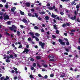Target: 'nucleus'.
<instances>
[{"label": "nucleus", "instance_id": "nucleus-18", "mask_svg": "<svg viewBox=\"0 0 80 80\" xmlns=\"http://www.w3.org/2000/svg\"><path fill=\"white\" fill-rule=\"evenodd\" d=\"M35 35L36 36H37V37H39V36H40V34H39L38 33V32H36L35 33Z\"/></svg>", "mask_w": 80, "mask_h": 80}, {"label": "nucleus", "instance_id": "nucleus-12", "mask_svg": "<svg viewBox=\"0 0 80 80\" xmlns=\"http://www.w3.org/2000/svg\"><path fill=\"white\" fill-rule=\"evenodd\" d=\"M71 20H75L76 19V16H74L73 17H71L70 18Z\"/></svg>", "mask_w": 80, "mask_h": 80}, {"label": "nucleus", "instance_id": "nucleus-55", "mask_svg": "<svg viewBox=\"0 0 80 80\" xmlns=\"http://www.w3.org/2000/svg\"><path fill=\"white\" fill-rule=\"evenodd\" d=\"M3 19V16H1L0 17V20H2Z\"/></svg>", "mask_w": 80, "mask_h": 80}, {"label": "nucleus", "instance_id": "nucleus-40", "mask_svg": "<svg viewBox=\"0 0 80 80\" xmlns=\"http://www.w3.org/2000/svg\"><path fill=\"white\" fill-rule=\"evenodd\" d=\"M65 26H66V24H65V23H63V24H62V27H65Z\"/></svg>", "mask_w": 80, "mask_h": 80}, {"label": "nucleus", "instance_id": "nucleus-33", "mask_svg": "<svg viewBox=\"0 0 80 80\" xmlns=\"http://www.w3.org/2000/svg\"><path fill=\"white\" fill-rule=\"evenodd\" d=\"M37 67H38L39 68H40V67H41V66H40L39 64L38 63L37 64Z\"/></svg>", "mask_w": 80, "mask_h": 80}, {"label": "nucleus", "instance_id": "nucleus-28", "mask_svg": "<svg viewBox=\"0 0 80 80\" xmlns=\"http://www.w3.org/2000/svg\"><path fill=\"white\" fill-rule=\"evenodd\" d=\"M69 34L71 35V36H73V35H74V33L73 32H70L69 33Z\"/></svg>", "mask_w": 80, "mask_h": 80}, {"label": "nucleus", "instance_id": "nucleus-43", "mask_svg": "<svg viewBox=\"0 0 80 80\" xmlns=\"http://www.w3.org/2000/svg\"><path fill=\"white\" fill-rule=\"evenodd\" d=\"M38 77H40V78H41V77H42V76L41 75V74H38Z\"/></svg>", "mask_w": 80, "mask_h": 80}, {"label": "nucleus", "instance_id": "nucleus-50", "mask_svg": "<svg viewBox=\"0 0 80 80\" xmlns=\"http://www.w3.org/2000/svg\"><path fill=\"white\" fill-rule=\"evenodd\" d=\"M17 78H18V77H17V76H16L14 78V80H17Z\"/></svg>", "mask_w": 80, "mask_h": 80}, {"label": "nucleus", "instance_id": "nucleus-8", "mask_svg": "<svg viewBox=\"0 0 80 80\" xmlns=\"http://www.w3.org/2000/svg\"><path fill=\"white\" fill-rule=\"evenodd\" d=\"M22 21L25 23H28V21H27V20L25 18H23Z\"/></svg>", "mask_w": 80, "mask_h": 80}, {"label": "nucleus", "instance_id": "nucleus-34", "mask_svg": "<svg viewBox=\"0 0 80 80\" xmlns=\"http://www.w3.org/2000/svg\"><path fill=\"white\" fill-rule=\"evenodd\" d=\"M44 67H45V68H46V67H48V65L47 64H45L43 65Z\"/></svg>", "mask_w": 80, "mask_h": 80}, {"label": "nucleus", "instance_id": "nucleus-62", "mask_svg": "<svg viewBox=\"0 0 80 80\" xmlns=\"http://www.w3.org/2000/svg\"><path fill=\"white\" fill-rule=\"evenodd\" d=\"M65 50L66 52H68L69 51V49L68 48H66Z\"/></svg>", "mask_w": 80, "mask_h": 80}, {"label": "nucleus", "instance_id": "nucleus-41", "mask_svg": "<svg viewBox=\"0 0 80 80\" xmlns=\"http://www.w3.org/2000/svg\"><path fill=\"white\" fill-rule=\"evenodd\" d=\"M54 11L56 12H58V9L57 8L55 9L54 10Z\"/></svg>", "mask_w": 80, "mask_h": 80}, {"label": "nucleus", "instance_id": "nucleus-20", "mask_svg": "<svg viewBox=\"0 0 80 80\" xmlns=\"http://www.w3.org/2000/svg\"><path fill=\"white\" fill-rule=\"evenodd\" d=\"M9 28L10 30H12V31H13V27H12H12H9Z\"/></svg>", "mask_w": 80, "mask_h": 80}, {"label": "nucleus", "instance_id": "nucleus-7", "mask_svg": "<svg viewBox=\"0 0 80 80\" xmlns=\"http://www.w3.org/2000/svg\"><path fill=\"white\" fill-rule=\"evenodd\" d=\"M64 40L67 42L66 43L67 45H70V43L68 42V40L66 38H64Z\"/></svg>", "mask_w": 80, "mask_h": 80}, {"label": "nucleus", "instance_id": "nucleus-58", "mask_svg": "<svg viewBox=\"0 0 80 80\" xmlns=\"http://www.w3.org/2000/svg\"><path fill=\"white\" fill-rule=\"evenodd\" d=\"M35 69V68H34L33 67H31V69L32 70H34Z\"/></svg>", "mask_w": 80, "mask_h": 80}, {"label": "nucleus", "instance_id": "nucleus-39", "mask_svg": "<svg viewBox=\"0 0 80 80\" xmlns=\"http://www.w3.org/2000/svg\"><path fill=\"white\" fill-rule=\"evenodd\" d=\"M30 60L31 61V62H33V61H34V59L33 58H31Z\"/></svg>", "mask_w": 80, "mask_h": 80}, {"label": "nucleus", "instance_id": "nucleus-52", "mask_svg": "<svg viewBox=\"0 0 80 80\" xmlns=\"http://www.w3.org/2000/svg\"><path fill=\"white\" fill-rule=\"evenodd\" d=\"M49 10H53V7H50L48 8Z\"/></svg>", "mask_w": 80, "mask_h": 80}, {"label": "nucleus", "instance_id": "nucleus-2", "mask_svg": "<svg viewBox=\"0 0 80 80\" xmlns=\"http://www.w3.org/2000/svg\"><path fill=\"white\" fill-rule=\"evenodd\" d=\"M39 44L40 46H41L42 48L43 49L44 48V46H45V43L42 42L40 41L39 42Z\"/></svg>", "mask_w": 80, "mask_h": 80}, {"label": "nucleus", "instance_id": "nucleus-61", "mask_svg": "<svg viewBox=\"0 0 80 80\" xmlns=\"http://www.w3.org/2000/svg\"><path fill=\"white\" fill-rule=\"evenodd\" d=\"M75 3V1H72V5H74V4Z\"/></svg>", "mask_w": 80, "mask_h": 80}, {"label": "nucleus", "instance_id": "nucleus-47", "mask_svg": "<svg viewBox=\"0 0 80 80\" xmlns=\"http://www.w3.org/2000/svg\"><path fill=\"white\" fill-rule=\"evenodd\" d=\"M4 77H2L1 78V80H4Z\"/></svg>", "mask_w": 80, "mask_h": 80}, {"label": "nucleus", "instance_id": "nucleus-35", "mask_svg": "<svg viewBox=\"0 0 80 80\" xmlns=\"http://www.w3.org/2000/svg\"><path fill=\"white\" fill-rule=\"evenodd\" d=\"M6 34L7 35H8V36H10V34L8 32H6Z\"/></svg>", "mask_w": 80, "mask_h": 80}, {"label": "nucleus", "instance_id": "nucleus-3", "mask_svg": "<svg viewBox=\"0 0 80 80\" xmlns=\"http://www.w3.org/2000/svg\"><path fill=\"white\" fill-rule=\"evenodd\" d=\"M58 41L59 43H60V44L61 45H65V42H63L62 40L60 38H59L58 40Z\"/></svg>", "mask_w": 80, "mask_h": 80}, {"label": "nucleus", "instance_id": "nucleus-1", "mask_svg": "<svg viewBox=\"0 0 80 80\" xmlns=\"http://www.w3.org/2000/svg\"><path fill=\"white\" fill-rule=\"evenodd\" d=\"M57 25L56 24H54L53 25V28L54 29H55L56 30V32L57 34H59V33H60V32L57 29L58 28V27H57Z\"/></svg>", "mask_w": 80, "mask_h": 80}, {"label": "nucleus", "instance_id": "nucleus-60", "mask_svg": "<svg viewBox=\"0 0 80 80\" xmlns=\"http://www.w3.org/2000/svg\"><path fill=\"white\" fill-rule=\"evenodd\" d=\"M78 50H80V46H78Z\"/></svg>", "mask_w": 80, "mask_h": 80}, {"label": "nucleus", "instance_id": "nucleus-25", "mask_svg": "<svg viewBox=\"0 0 80 80\" xmlns=\"http://www.w3.org/2000/svg\"><path fill=\"white\" fill-rule=\"evenodd\" d=\"M30 78H34V77H33V75L32 74H31L29 76Z\"/></svg>", "mask_w": 80, "mask_h": 80}, {"label": "nucleus", "instance_id": "nucleus-26", "mask_svg": "<svg viewBox=\"0 0 80 80\" xmlns=\"http://www.w3.org/2000/svg\"><path fill=\"white\" fill-rule=\"evenodd\" d=\"M49 57H50L51 58H54V56H53L52 55H51L50 56H49Z\"/></svg>", "mask_w": 80, "mask_h": 80}, {"label": "nucleus", "instance_id": "nucleus-27", "mask_svg": "<svg viewBox=\"0 0 80 80\" xmlns=\"http://www.w3.org/2000/svg\"><path fill=\"white\" fill-rule=\"evenodd\" d=\"M6 62L7 63H9V62H10V60H9V59H6Z\"/></svg>", "mask_w": 80, "mask_h": 80}, {"label": "nucleus", "instance_id": "nucleus-9", "mask_svg": "<svg viewBox=\"0 0 80 80\" xmlns=\"http://www.w3.org/2000/svg\"><path fill=\"white\" fill-rule=\"evenodd\" d=\"M16 9V7H13L11 8V11L12 12H14V11Z\"/></svg>", "mask_w": 80, "mask_h": 80}, {"label": "nucleus", "instance_id": "nucleus-24", "mask_svg": "<svg viewBox=\"0 0 80 80\" xmlns=\"http://www.w3.org/2000/svg\"><path fill=\"white\" fill-rule=\"evenodd\" d=\"M23 46L22 44L20 45L18 47V48H22Z\"/></svg>", "mask_w": 80, "mask_h": 80}, {"label": "nucleus", "instance_id": "nucleus-53", "mask_svg": "<svg viewBox=\"0 0 80 80\" xmlns=\"http://www.w3.org/2000/svg\"><path fill=\"white\" fill-rule=\"evenodd\" d=\"M1 68H2V70H5V68H4V66H1Z\"/></svg>", "mask_w": 80, "mask_h": 80}, {"label": "nucleus", "instance_id": "nucleus-54", "mask_svg": "<svg viewBox=\"0 0 80 80\" xmlns=\"http://www.w3.org/2000/svg\"><path fill=\"white\" fill-rule=\"evenodd\" d=\"M49 61H50V62H54V59H50L49 60Z\"/></svg>", "mask_w": 80, "mask_h": 80}, {"label": "nucleus", "instance_id": "nucleus-51", "mask_svg": "<svg viewBox=\"0 0 80 80\" xmlns=\"http://www.w3.org/2000/svg\"><path fill=\"white\" fill-rule=\"evenodd\" d=\"M8 25H10V23H11V22L10 21H8Z\"/></svg>", "mask_w": 80, "mask_h": 80}, {"label": "nucleus", "instance_id": "nucleus-42", "mask_svg": "<svg viewBox=\"0 0 80 80\" xmlns=\"http://www.w3.org/2000/svg\"><path fill=\"white\" fill-rule=\"evenodd\" d=\"M37 66V64L36 63H33V67H36Z\"/></svg>", "mask_w": 80, "mask_h": 80}, {"label": "nucleus", "instance_id": "nucleus-17", "mask_svg": "<svg viewBox=\"0 0 80 80\" xmlns=\"http://www.w3.org/2000/svg\"><path fill=\"white\" fill-rule=\"evenodd\" d=\"M12 27H13V29H17V28L14 25H12Z\"/></svg>", "mask_w": 80, "mask_h": 80}, {"label": "nucleus", "instance_id": "nucleus-15", "mask_svg": "<svg viewBox=\"0 0 80 80\" xmlns=\"http://www.w3.org/2000/svg\"><path fill=\"white\" fill-rule=\"evenodd\" d=\"M57 17V15H54V14H52V18H55Z\"/></svg>", "mask_w": 80, "mask_h": 80}, {"label": "nucleus", "instance_id": "nucleus-11", "mask_svg": "<svg viewBox=\"0 0 80 80\" xmlns=\"http://www.w3.org/2000/svg\"><path fill=\"white\" fill-rule=\"evenodd\" d=\"M65 74L64 73H62V75L60 76V77L61 78H63V77H65Z\"/></svg>", "mask_w": 80, "mask_h": 80}, {"label": "nucleus", "instance_id": "nucleus-5", "mask_svg": "<svg viewBox=\"0 0 80 80\" xmlns=\"http://www.w3.org/2000/svg\"><path fill=\"white\" fill-rule=\"evenodd\" d=\"M4 19L5 20H8L9 19V16L8 15H4Z\"/></svg>", "mask_w": 80, "mask_h": 80}, {"label": "nucleus", "instance_id": "nucleus-31", "mask_svg": "<svg viewBox=\"0 0 80 80\" xmlns=\"http://www.w3.org/2000/svg\"><path fill=\"white\" fill-rule=\"evenodd\" d=\"M1 1L2 2H3V3H5L7 1V0H2Z\"/></svg>", "mask_w": 80, "mask_h": 80}, {"label": "nucleus", "instance_id": "nucleus-22", "mask_svg": "<svg viewBox=\"0 0 80 80\" xmlns=\"http://www.w3.org/2000/svg\"><path fill=\"white\" fill-rule=\"evenodd\" d=\"M20 13H21V15H23L25 14V13H24V12L22 11H20Z\"/></svg>", "mask_w": 80, "mask_h": 80}, {"label": "nucleus", "instance_id": "nucleus-56", "mask_svg": "<svg viewBox=\"0 0 80 80\" xmlns=\"http://www.w3.org/2000/svg\"><path fill=\"white\" fill-rule=\"evenodd\" d=\"M7 58L8 59H10V57L8 55L7 56Z\"/></svg>", "mask_w": 80, "mask_h": 80}, {"label": "nucleus", "instance_id": "nucleus-45", "mask_svg": "<svg viewBox=\"0 0 80 80\" xmlns=\"http://www.w3.org/2000/svg\"><path fill=\"white\" fill-rule=\"evenodd\" d=\"M47 5L48 7H50V4L49 3H47Z\"/></svg>", "mask_w": 80, "mask_h": 80}, {"label": "nucleus", "instance_id": "nucleus-59", "mask_svg": "<svg viewBox=\"0 0 80 80\" xmlns=\"http://www.w3.org/2000/svg\"><path fill=\"white\" fill-rule=\"evenodd\" d=\"M12 46L14 48L15 47V44H12Z\"/></svg>", "mask_w": 80, "mask_h": 80}, {"label": "nucleus", "instance_id": "nucleus-14", "mask_svg": "<svg viewBox=\"0 0 80 80\" xmlns=\"http://www.w3.org/2000/svg\"><path fill=\"white\" fill-rule=\"evenodd\" d=\"M17 35H18V37H19V36H20V32L17 31Z\"/></svg>", "mask_w": 80, "mask_h": 80}, {"label": "nucleus", "instance_id": "nucleus-49", "mask_svg": "<svg viewBox=\"0 0 80 80\" xmlns=\"http://www.w3.org/2000/svg\"><path fill=\"white\" fill-rule=\"evenodd\" d=\"M71 32H75V30L72 29L71 30Z\"/></svg>", "mask_w": 80, "mask_h": 80}, {"label": "nucleus", "instance_id": "nucleus-64", "mask_svg": "<svg viewBox=\"0 0 80 80\" xmlns=\"http://www.w3.org/2000/svg\"><path fill=\"white\" fill-rule=\"evenodd\" d=\"M41 32H44V30L43 29V28H42L41 29Z\"/></svg>", "mask_w": 80, "mask_h": 80}, {"label": "nucleus", "instance_id": "nucleus-10", "mask_svg": "<svg viewBox=\"0 0 80 80\" xmlns=\"http://www.w3.org/2000/svg\"><path fill=\"white\" fill-rule=\"evenodd\" d=\"M28 15L29 17H35L34 15H32V13H28Z\"/></svg>", "mask_w": 80, "mask_h": 80}, {"label": "nucleus", "instance_id": "nucleus-57", "mask_svg": "<svg viewBox=\"0 0 80 80\" xmlns=\"http://www.w3.org/2000/svg\"><path fill=\"white\" fill-rule=\"evenodd\" d=\"M45 78H48V76L47 75H46L44 76Z\"/></svg>", "mask_w": 80, "mask_h": 80}, {"label": "nucleus", "instance_id": "nucleus-6", "mask_svg": "<svg viewBox=\"0 0 80 80\" xmlns=\"http://www.w3.org/2000/svg\"><path fill=\"white\" fill-rule=\"evenodd\" d=\"M29 34H30L32 36V38H36L35 36H34V34H33V33L32 32H30Z\"/></svg>", "mask_w": 80, "mask_h": 80}, {"label": "nucleus", "instance_id": "nucleus-44", "mask_svg": "<svg viewBox=\"0 0 80 80\" xmlns=\"http://www.w3.org/2000/svg\"><path fill=\"white\" fill-rule=\"evenodd\" d=\"M3 14H4L3 12H0V15H1V16L3 15Z\"/></svg>", "mask_w": 80, "mask_h": 80}, {"label": "nucleus", "instance_id": "nucleus-29", "mask_svg": "<svg viewBox=\"0 0 80 80\" xmlns=\"http://www.w3.org/2000/svg\"><path fill=\"white\" fill-rule=\"evenodd\" d=\"M35 14V17H36L37 18L38 17V14H37L36 13H34Z\"/></svg>", "mask_w": 80, "mask_h": 80}, {"label": "nucleus", "instance_id": "nucleus-13", "mask_svg": "<svg viewBox=\"0 0 80 80\" xmlns=\"http://www.w3.org/2000/svg\"><path fill=\"white\" fill-rule=\"evenodd\" d=\"M25 5L27 6V7H29L30 4L29 2H26L25 3Z\"/></svg>", "mask_w": 80, "mask_h": 80}, {"label": "nucleus", "instance_id": "nucleus-19", "mask_svg": "<svg viewBox=\"0 0 80 80\" xmlns=\"http://www.w3.org/2000/svg\"><path fill=\"white\" fill-rule=\"evenodd\" d=\"M40 14H43L44 15V14H45V12H39Z\"/></svg>", "mask_w": 80, "mask_h": 80}, {"label": "nucleus", "instance_id": "nucleus-36", "mask_svg": "<svg viewBox=\"0 0 80 80\" xmlns=\"http://www.w3.org/2000/svg\"><path fill=\"white\" fill-rule=\"evenodd\" d=\"M66 26H70V24L69 23H66Z\"/></svg>", "mask_w": 80, "mask_h": 80}, {"label": "nucleus", "instance_id": "nucleus-21", "mask_svg": "<svg viewBox=\"0 0 80 80\" xmlns=\"http://www.w3.org/2000/svg\"><path fill=\"white\" fill-rule=\"evenodd\" d=\"M34 29H36V30H38L39 29L38 27L37 26H35L34 27Z\"/></svg>", "mask_w": 80, "mask_h": 80}, {"label": "nucleus", "instance_id": "nucleus-4", "mask_svg": "<svg viewBox=\"0 0 80 80\" xmlns=\"http://www.w3.org/2000/svg\"><path fill=\"white\" fill-rule=\"evenodd\" d=\"M28 52H29V50L27 48H25L24 51L22 52V53H25V52L26 53H28Z\"/></svg>", "mask_w": 80, "mask_h": 80}, {"label": "nucleus", "instance_id": "nucleus-37", "mask_svg": "<svg viewBox=\"0 0 80 80\" xmlns=\"http://www.w3.org/2000/svg\"><path fill=\"white\" fill-rule=\"evenodd\" d=\"M54 77V75L53 74H50V77Z\"/></svg>", "mask_w": 80, "mask_h": 80}, {"label": "nucleus", "instance_id": "nucleus-16", "mask_svg": "<svg viewBox=\"0 0 80 80\" xmlns=\"http://www.w3.org/2000/svg\"><path fill=\"white\" fill-rule=\"evenodd\" d=\"M45 18L46 20H49V17L48 16H46L45 17Z\"/></svg>", "mask_w": 80, "mask_h": 80}, {"label": "nucleus", "instance_id": "nucleus-23", "mask_svg": "<svg viewBox=\"0 0 80 80\" xmlns=\"http://www.w3.org/2000/svg\"><path fill=\"white\" fill-rule=\"evenodd\" d=\"M36 58L37 60H39V59H41V57L39 56H38L36 57Z\"/></svg>", "mask_w": 80, "mask_h": 80}, {"label": "nucleus", "instance_id": "nucleus-46", "mask_svg": "<svg viewBox=\"0 0 80 80\" xmlns=\"http://www.w3.org/2000/svg\"><path fill=\"white\" fill-rule=\"evenodd\" d=\"M60 14H61V15H64V13L62 12H60Z\"/></svg>", "mask_w": 80, "mask_h": 80}, {"label": "nucleus", "instance_id": "nucleus-63", "mask_svg": "<svg viewBox=\"0 0 80 80\" xmlns=\"http://www.w3.org/2000/svg\"><path fill=\"white\" fill-rule=\"evenodd\" d=\"M6 78L8 80L9 79V77L8 76H6Z\"/></svg>", "mask_w": 80, "mask_h": 80}, {"label": "nucleus", "instance_id": "nucleus-32", "mask_svg": "<svg viewBox=\"0 0 80 80\" xmlns=\"http://www.w3.org/2000/svg\"><path fill=\"white\" fill-rule=\"evenodd\" d=\"M77 22H80V19H79V18H77L76 20Z\"/></svg>", "mask_w": 80, "mask_h": 80}, {"label": "nucleus", "instance_id": "nucleus-38", "mask_svg": "<svg viewBox=\"0 0 80 80\" xmlns=\"http://www.w3.org/2000/svg\"><path fill=\"white\" fill-rule=\"evenodd\" d=\"M28 41H32V38H29L28 39Z\"/></svg>", "mask_w": 80, "mask_h": 80}, {"label": "nucleus", "instance_id": "nucleus-30", "mask_svg": "<svg viewBox=\"0 0 80 80\" xmlns=\"http://www.w3.org/2000/svg\"><path fill=\"white\" fill-rule=\"evenodd\" d=\"M35 39H36V41H37V42H38V41H39V39H38V38H35Z\"/></svg>", "mask_w": 80, "mask_h": 80}, {"label": "nucleus", "instance_id": "nucleus-48", "mask_svg": "<svg viewBox=\"0 0 80 80\" xmlns=\"http://www.w3.org/2000/svg\"><path fill=\"white\" fill-rule=\"evenodd\" d=\"M10 58H13V55L12 54H11L10 55Z\"/></svg>", "mask_w": 80, "mask_h": 80}]
</instances>
